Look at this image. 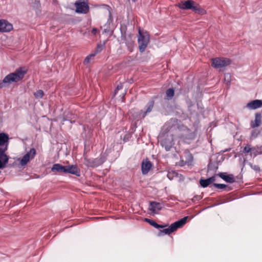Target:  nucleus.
Returning a JSON list of instances; mask_svg holds the SVG:
<instances>
[{
    "label": "nucleus",
    "mask_w": 262,
    "mask_h": 262,
    "mask_svg": "<svg viewBox=\"0 0 262 262\" xmlns=\"http://www.w3.org/2000/svg\"><path fill=\"white\" fill-rule=\"evenodd\" d=\"M27 69L26 68H19L16 71L7 75L3 79V83L7 85H10L14 82H17L24 78L27 73Z\"/></svg>",
    "instance_id": "nucleus-1"
},
{
    "label": "nucleus",
    "mask_w": 262,
    "mask_h": 262,
    "mask_svg": "<svg viewBox=\"0 0 262 262\" xmlns=\"http://www.w3.org/2000/svg\"><path fill=\"white\" fill-rule=\"evenodd\" d=\"M36 155V150L34 148H31L21 158L15 159L14 163L19 166H25L29 161L33 159Z\"/></svg>",
    "instance_id": "nucleus-2"
},
{
    "label": "nucleus",
    "mask_w": 262,
    "mask_h": 262,
    "mask_svg": "<svg viewBox=\"0 0 262 262\" xmlns=\"http://www.w3.org/2000/svg\"><path fill=\"white\" fill-rule=\"evenodd\" d=\"M138 41L140 51L144 52L149 43V35L148 33L146 32H142L139 30Z\"/></svg>",
    "instance_id": "nucleus-3"
},
{
    "label": "nucleus",
    "mask_w": 262,
    "mask_h": 262,
    "mask_svg": "<svg viewBox=\"0 0 262 262\" xmlns=\"http://www.w3.org/2000/svg\"><path fill=\"white\" fill-rule=\"evenodd\" d=\"M187 219L188 216L184 217L180 220L172 224L168 228L161 230L160 231L159 235H161L162 233L168 234H170L176 231L178 228H180L185 225L187 222Z\"/></svg>",
    "instance_id": "nucleus-4"
},
{
    "label": "nucleus",
    "mask_w": 262,
    "mask_h": 262,
    "mask_svg": "<svg viewBox=\"0 0 262 262\" xmlns=\"http://www.w3.org/2000/svg\"><path fill=\"white\" fill-rule=\"evenodd\" d=\"M161 143L166 150H169L173 145V137L170 134H160L159 137Z\"/></svg>",
    "instance_id": "nucleus-5"
},
{
    "label": "nucleus",
    "mask_w": 262,
    "mask_h": 262,
    "mask_svg": "<svg viewBox=\"0 0 262 262\" xmlns=\"http://www.w3.org/2000/svg\"><path fill=\"white\" fill-rule=\"evenodd\" d=\"M230 63L231 60L227 58L216 57L212 58L211 60L212 66L216 69L224 68Z\"/></svg>",
    "instance_id": "nucleus-6"
},
{
    "label": "nucleus",
    "mask_w": 262,
    "mask_h": 262,
    "mask_svg": "<svg viewBox=\"0 0 262 262\" xmlns=\"http://www.w3.org/2000/svg\"><path fill=\"white\" fill-rule=\"evenodd\" d=\"M75 6L77 13L85 14L89 12V7L84 0H77L75 3Z\"/></svg>",
    "instance_id": "nucleus-7"
},
{
    "label": "nucleus",
    "mask_w": 262,
    "mask_h": 262,
    "mask_svg": "<svg viewBox=\"0 0 262 262\" xmlns=\"http://www.w3.org/2000/svg\"><path fill=\"white\" fill-rule=\"evenodd\" d=\"M8 136L5 133L0 134V152H4L7 149Z\"/></svg>",
    "instance_id": "nucleus-8"
},
{
    "label": "nucleus",
    "mask_w": 262,
    "mask_h": 262,
    "mask_svg": "<svg viewBox=\"0 0 262 262\" xmlns=\"http://www.w3.org/2000/svg\"><path fill=\"white\" fill-rule=\"evenodd\" d=\"M195 4L196 3L194 2L191 0H188L182 1L178 5V6L182 9H191L193 10Z\"/></svg>",
    "instance_id": "nucleus-9"
},
{
    "label": "nucleus",
    "mask_w": 262,
    "mask_h": 262,
    "mask_svg": "<svg viewBox=\"0 0 262 262\" xmlns=\"http://www.w3.org/2000/svg\"><path fill=\"white\" fill-rule=\"evenodd\" d=\"M12 29L13 26L11 24L4 19L0 20V32H9Z\"/></svg>",
    "instance_id": "nucleus-10"
},
{
    "label": "nucleus",
    "mask_w": 262,
    "mask_h": 262,
    "mask_svg": "<svg viewBox=\"0 0 262 262\" xmlns=\"http://www.w3.org/2000/svg\"><path fill=\"white\" fill-rule=\"evenodd\" d=\"M64 173H69L76 176H80V170L75 165L65 166Z\"/></svg>",
    "instance_id": "nucleus-11"
},
{
    "label": "nucleus",
    "mask_w": 262,
    "mask_h": 262,
    "mask_svg": "<svg viewBox=\"0 0 262 262\" xmlns=\"http://www.w3.org/2000/svg\"><path fill=\"white\" fill-rule=\"evenodd\" d=\"M247 107L250 110H255L262 107V100H254L247 103Z\"/></svg>",
    "instance_id": "nucleus-12"
},
{
    "label": "nucleus",
    "mask_w": 262,
    "mask_h": 262,
    "mask_svg": "<svg viewBox=\"0 0 262 262\" xmlns=\"http://www.w3.org/2000/svg\"><path fill=\"white\" fill-rule=\"evenodd\" d=\"M152 164L147 160H144L142 163V172L143 174H147L150 170Z\"/></svg>",
    "instance_id": "nucleus-13"
},
{
    "label": "nucleus",
    "mask_w": 262,
    "mask_h": 262,
    "mask_svg": "<svg viewBox=\"0 0 262 262\" xmlns=\"http://www.w3.org/2000/svg\"><path fill=\"white\" fill-rule=\"evenodd\" d=\"M9 157L4 152H0V169L4 168L8 163Z\"/></svg>",
    "instance_id": "nucleus-14"
},
{
    "label": "nucleus",
    "mask_w": 262,
    "mask_h": 262,
    "mask_svg": "<svg viewBox=\"0 0 262 262\" xmlns=\"http://www.w3.org/2000/svg\"><path fill=\"white\" fill-rule=\"evenodd\" d=\"M162 208L161 204L156 202H151L150 204L149 209L153 213H157Z\"/></svg>",
    "instance_id": "nucleus-15"
},
{
    "label": "nucleus",
    "mask_w": 262,
    "mask_h": 262,
    "mask_svg": "<svg viewBox=\"0 0 262 262\" xmlns=\"http://www.w3.org/2000/svg\"><path fill=\"white\" fill-rule=\"evenodd\" d=\"M261 115L260 114H256L254 122H252L251 124V126L252 127H255L259 126L261 122Z\"/></svg>",
    "instance_id": "nucleus-16"
},
{
    "label": "nucleus",
    "mask_w": 262,
    "mask_h": 262,
    "mask_svg": "<svg viewBox=\"0 0 262 262\" xmlns=\"http://www.w3.org/2000/svg\"><path fill=\"white\" fill-rule=\"evenodd\" d=\"M215 179L214 177H211L206 180L201 179L200 181L201 185L203 187H206L209 184L214 181Z\"/></svg>",
    "instance_id": "nucleus-17"
},
{
    "label": "nucleus",
    "mask_w": 262,
    "mask_h": 262,
    "mask_svg": "<svg viewBox=\"0 0 262 262\" xmlns=\"http://www.w3.org/2000/svg\"><path fill=\"white\" fill-rule=\"evenodd\" d=\"M52 171H57L59 172H64L65 170V166H63L59 164H54L51 168Z\"/></svg>",
    "instance_id": "nucleus-18"
},
{
    "label": "nucleus",
    "mask_w": 262,
    "mask_h": 262,
    "mask_svg": "<svg viewBox=\"0 0 262 262\" xmlns=\"http://www.w3.org/2000/svg\"><path fill=\"white\" fill-rule=\"evenodd\" d=\"M220 177L225 181L229 183H233L234 181V178L232 175H227L224 173L219 174Z\"/></svg>",
    "instance_id": "nucleus-19"
},
{
    "label": "nucleus",
    "mask_w": 262,
    "mask_h": 262,
    "mask_svg": "<svg viewBox=\"0 0 262 262\" xmlns=\"http://www.w3.org/2000/svg\"><path fill=\"white\" fill-rule=\"evenodd\" d=\"M193 11H195V13H198L200 15H204L206 13V11L204 9L202 8L198 4L196 3Z\"/></svg>",
    "instance_id": "nucleus-20"
},
{
    "label": "nucleus",
    "mask_w": 262,
    "mask_h": 262,
    "mask_svg": "<svg viewBox=\"0 0 262 262\" xmlns=\"http://www.w3.org/2000/svg\"><path fill=\"white\" fill-rule=\"evenodd\" d=\"M145 221L148 223L150 225L152 226L153 227L156 228H163L165 227V226H162L157 224L154 221L150 219H145Z\"/></svg>",
    "instance_id": "nucleus-21"
},
{
    "label": "nucleus",
    "mask_w": 262,
    "mask_h": 262,
    "mask_svg": "<svg viewBox=\"0 0 262 262\" xmlns=\"http://www.w3.org/2000/svg\"><path fill=\"white\" fill-rule=\"evenodd\" d=\"M174 90L172 89H169L166 91V96L168 98H171L174 95Z\"/></svg>",
    "instance_id": "nucleus-22"
},
{
    "label": "nucleus",
    "mask_w": 262,
    "mask_h": 262,
    "mask_svg": "<svg viewBox=\"0 0 262 262\" xmlns=\"http://www.w3.org/2000/svg\"><path fill=\"white\" fill-rule=\"evenodd\" d=\"M36 98H41L43 96V92L42 90H38L34 93Z\"/></svg>",
    "instance_id": "nucleus-23"
},
{
    "label": "nucleus",
    "mask_w": 262,
    "mask_h": 262,
    "mask_svg": "<svg viewBox=\"0 0 262 262\" xmlns=\"http://www.w3.org/2000/svg\"><path fill=\"white\" fill-rule=\"evenodd\" d=\"M259 151L258 148L257 149L255 148H252L251 154L253 155L254 156H256V155L260 154V153H258Z\"/></svg>",
    "instance_id": "nucleus-24"
},
{
    "label": "nucleus",
    "mask_w": 262,
    "mask_h": 262,
    "mask_svg": "<svg viewBox=\"0 0 262 262\" xmlns=\"http://www.w3.org/2000/svg\"><path fill=\"white\" fill-rule=\"evenodd\" d=\"M252 148H250L249 146L247 145L246 146L244 149V152L245 153H248L249 152H252Z\"/></svg>",
    "instance_id": "nucleus-25"
},
{
    "label": "nucleus",
    "mask_w": 262,
    "mask_h": 262,
    "mask_svg": "<svg viewBox=\"0 0 262 262\" xmlns=\"http://www.w3.org/2000/svg\"><path fill=\"white\" fill-rule=\"evenodd\" d=\"M214 186L219 189H223L226 187V185L225 184H214Z\"/></svg>",
    "instance_id": "nucleus-26"
},
{
    "label": "nucleus",
    "mask_w": 262,
    "mask_h": 262,
    "mask_svg": "<svg viewBox=\"0 0 262 262\" xmlns=\"http://www.w3.org/2000/svg\"><path fill=\"white\" fill-rule=\"evenodd\" d=\"M94 57V55H90L89 56H87L86 58L84 60L85 62L89 63L90 61V60Z\"/></svg>",
    "instance_id": "nucleus-27"
},
{
    "label": "nucleus",
    "mask_w": 262,
    "mask_h": 262,
    "mask_svg": "<svg viewBox=\"0 0 262 262\" xmlns=\"http://www.w3.org/2000/svg\"><path fill=\"white\" fill-rule=\"evenodd\" d=\"M152 107H153V103L151 102L150 104H149V105L148 106L146 113L150 112L151 111V109L152 108Z\"/></svg>",
    "instance_id": "nucleus-28"
},
{
    "label": "nucleus",
    "mask_w": 262,
    "mask_h": 262,
    "mask_svg": "<svg viewBox=\"0 0 262 262\" xmlns=\"http://www.w3.org/2000/svg\"><path fill=\"white\" fill-rule=\"evenodd\" d=\"M173 173H170V172H169L168 174H167V177L168 178L171 180L173 179Z\"/></svg>",
    "instance_id": "nucleus-29"
},
{
    "label": "nucleus",
    "mask_w": 262,
    "mask_h": 262,
    "mask_svg": "<svg viewBox=\"0 0 262 262\" xmlns=\"http://www.w3.org/2000/svg\"><path fill=\"white\" fill-rule=\"evenodd\" d=\"M97 32V30L96 29H93L92 30V33L94 35H95L96 34Z\"/></svg>",
    "instance_id": "nucleus-30"
},
{
    "label": "nucleus",
    "mask_w": 262,
    "mask_h": 262,
    "mask_svg": "<svg viewBox=\"0 0 262 262\" xmlns=\"http://www.w3.org/2000/svg\"><path fill=\"white\" fill-rule=\"evenodd\" d=\"M258 149L259 150L258 153L261 154L262 153V146L258 147Z\"/></svg>",
    "instance_id": "nucleus-31"
},
{
    "label": "nucleus",
    "mask_w": 262,
    "mask_h": 262,
    "mask_svg": "<svg viewBox=\"0 0 262 262\" xmlns=\"http://www.w3.org/2000/svg\"><path fill=\"white\" fill-rule=\"evenodd\" d=\"M3 86V84L2 83H1L0 84V88H2Z\"/></svg>",
    "instance_id": "nucleus-32"
},
{
    "label": "nucleus",
    "mask_w": 262,
    "mask_h": 262,
    "mask_svg": "<svg viewBox=\"0 0 262 262\" xmlns=\"http://www.w3.org/2000/svg\"><path fill=\"white\" fill-rule=\"evenodd\" d=\"M145 115V114L143 115V117H144Z\"/></svg>",
    "instance_id": "nucleus-33"
}]
</instances>
